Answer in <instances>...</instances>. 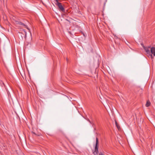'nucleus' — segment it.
<instances>
[{"instance_id":"1","label":"nucleus","mask_w":155,"mask_h":155,"mask_svg":"<svg viewBox=\"0 0 155 155\" xmlns=\"http://www.w3.org/2000/svg\"><path fill=\"white\" fill-rule=\"evenodd\" d=\"M141 45H142L145 51L148 54L149 56H150L152 59L153 58V56L152 54H151L150 52L149 49L150 48V46L145 47L143 45H142V44H141Z\"/></svg>"},{"instance_id":"12","label":"nucleus","mask_w":155,"mask_h":155,"mask_svg":"<svg viewBox=\"0 0 155 155\" xmlns=\"http://www.w3.org/2000/svg\"><path fill=\"white\" fill-rule=\"evenodd\" d=\"M3 84L4 85V84L3 83Z\"/></svg>"},{"instance_id":"5","label":"nucleus","mask_w":155,"mask_h":155,"mask_svg":"<svg viewBox=\"0 0 155 155\" xmlns=\"http://www.w3.org/2000/svg\"><path fill=\"white\" fill-rule=\"evenodd\" d=\"M150 103L149 101H147V102L146 104V106L148 107L150 105Z\"/></svg>"},{"instance_id":"7","label":"nucleus","mask_w":155,"mask_h":155,"mask_svg":"<svg viewBox=\"0 0 155 155\" xmlns=\"http://www.w3.org/2000/svg\"><path fill=\"white\" fill-rule=\"evenodd\" d=\"M85 119L87 120L88 121H89L91 124V121H90V120H89V119L87 118H85Z\"/></svg>"},{"instance_id":"4","label":"nucleus","mask_w":155,"mask_h":155,"mask_svg":"<svg viewBox=\"0 0 155 155\" xmlns=\"http://www.w3.org/2000/svg\"><path fill=\"white\" fill-rule=\"evenodd\" d=\"M150 53H151V54H153V56H155V48L154 47H152L151 48Z\"/></svg>"},{"instance_id":"2","label":"nucleus","mask_w":155,"mask_h":155,"mask_svg":"<svg viewBox=\"0 0 155 155\" xmlns=\"http://www.w3.org/2000/svg\"><path fill=\"white\" fill-rule=\"evenodd\" d=\"M98 140L97 138H96V143L95 147V150L93 153L94 155H97L98 153Z\"/></svg>"},{"instance_id":"3","label":"nucleus","mask_w":155,"mask_h":155,"mask_svg":"<svg viewBox=\"0 0 155 155\" xmlns=\"http://www.w3.org/2000/svg\"><path fill=\"white\" fill-rule=\"evenodd\" d=\"M55 5H57L59 9V10L62 12H64L65 9L63 7L61 3L59 2H55Z\"/></svg>"},{"instance_id":"9","label":"nucleus","mask_w":155,"mask_h":155,"mask_svg":"<svg viewBox=\"0 0 155 155\" xmlns=\"http://www.w3.org/2000/svg\"><path fill=\"white\" fill-rule=\"evenodd\" d=\"M99 155H104L102 154L101 153H99Z\"/></svg>"},{"instance_id":"6","label":"nucleus","mask_w":155,"mask_h":155,"mask_svg":"<svg viewBox=\"0 0 155 155\" xmlns=\"http://www.w3.org/2000/svg\"><path fill=\"white\" fill-rule=\"evenodd\" d=\"M115 124H116V125L117 127V128L118 129H119V128H120V126L118 125L117 124V122L115 121Z\"/></svg>"},{"instance_id":"11","label":"nucleus","mask_w":155,"mask_h":155,"mask_svg":"<svg viewBox=\"0 0 155 155\" xmlns=\"http://www.w3.org/2000/svg\"><path fill=\"white\" fill-rule=\"evenodd\" d=\"M33 133L34 134H35V133H34V132H33Z\"/></svg>"},{"instance_id":"10","label":"nucleus","mask_w":155,"mask_h":155,"mask_svg":"<svg viewBox=\"0 0 155 155\" xmlns=\"http://www.w3.org/2000/svg\"><path fill=\"white\" fill-rule=\"evenodd\" d=\"M55 2H58L59 0H55Z\"/></svg>"},{"instance_id":"8","label":"nucleus","mask_w":155,"mask_h":155,"mask_svg":"<svg viewBox=\"0 0 155 155\" xmlns=\"http://www.w3.org/2000/svg\"><path fill=\"white\" fill-rule=\"evenodd\" d=\"M20 24L21 25H25L24 24L21 22H20Z\"/></svg>"}]
</instances>
